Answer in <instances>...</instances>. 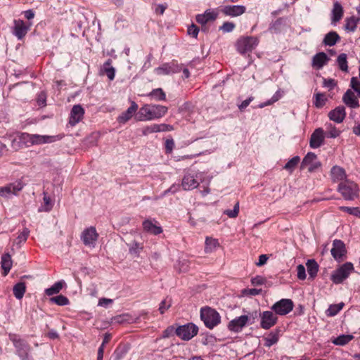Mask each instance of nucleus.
Masks as SVG:
<instances>
[{"instance_id": "21", "label": "nucleus", "mask_w": 360, "mask_h": 360, "mask_svg": "<svg viewBox=\"0 0 360 360\" xmlns=\"http://www.w3.org/2000/svg\"><path fill=\"white\" fill-rule=\"evenodd\" d=\"M217 17V13L214 10L207 9L204 13L198 14L195 17L196 21L201 25H205L210 22H213Z\"/></svg>"}, {"instance_id": "32", "label": "nucleus", "mask_w": 360, "mask_h": 360, "mask_svg": "<svg viewBox=\"0 0 360 360\" xmlns=\"http://www.w3.org/2000/svg\"><path fill=\"white\" fill-rule=\"evenodd\" d=\"M1 265L4 271V276H6L12 267V259L8 253H6L2 255Z\"/></svg>"}, {"instance_id": "48", "label": "nucleus", "mask_w": 360, "mask_h": 360, "mask_svg": "<svg viewBox=\"0 0 360 360\" xmlns=\"http://www.w3.org/2000/svg\"><path fill=\"white\" fill-rule=\"evenodd\" d=\"M282 96V94L281 93L280 90H278L271 97V99L268 100L266 102L260 103L258 107L260 108H264L266 106L270 105L273 104L274 103L278 101Z\"/></svg>"}, {"instance_id": "62", "label": "nucleus", "mask_w": 360, "mask_h": 360, "mask_svg": "<svg viewBox=\"0 0 360 360\" xmlns=\"http://www.w3.org/2000/svg\"><path fill=\"white\" fill-rule=\"evenodd\" d=\"M178 268L179 272H186L188 270V262L186 259L180 260L178 263Z\"/></svg>"}, {"instance_id": "34", "label": "nucleus", "mask_w": 360, "mask_h": 360, "mask_svg": "<svg viewBox=\"0 0 360 360\" xmlns=\"http://www.w3.org/2000/svg\"><path fill=\"white\" fill-rule=\"evenodd\" d=\"M111 64L112 60L108 59L104 63L102 67V70L110 81L113 80L115 76V69L111 65Z\"/></svg>"}, {"instance_id": "25", "label": "nucleus", "mask_w": 360, "mask_h": 360, "mask_svg": "<svg viewBox=\"0 0 360 360\" xmlns=\"http://www.w3.org/2000/svg\"><path fill=\"white\" fill-rule=\"evenodd\" d=\"M138 108V105L134 101H131V105L128 108V109L118 116L117 121L120 123H126L132 117L133 115H134Z\"/></svg>"}, {"instance_id": "28", "label": "nucleus", "mask_w": 360, "mask_h": 360, "mask_svg": "<svg viewBox=\"0 0 360 360\" xmlns=\"http://www.w3.org/2000/svg\"><path fill=\"white\" fill-rule=\"evenodd\" d=\"M344 11L342 5L335 1L333 4V7L331 11V21L333 23L339 22L343 16Z\"/></svg>"}, {"instance_id": "3", "label": "nucleus", "mask_w": 360, "mask_h": 360, "mask_svg": "<svg viewBox=\"0 0 360 360\" xmlns=\"http://www.w3.org/2000/svg\"><path fill=\"white\" fill-rule=\"evenodd\" d=\"M338 191L346 200H353L359 195L358 185L349 179L340 182L338 186Z\"/></svg>"}, {"instance_id": "29", "label": "nucleus", "mask_w": 360, "mask_h": 360, "mask_svg": "<svg viewBox=\"0 0 360 360\" xmlns=\"http://www.w3.org/2000/svg\"><path fill=\"white\" fill-rule=\"evenodd\" d=\"M279 329L271 331L266 337L264 338V346L271 347L272 345L276 344L279 340Z\"/></svg>"}, {"instance_id": "7", "label": "nucleus", "mask_w": 360, "mask_h": 360, "mask_svg": "<svg viewBox=\"0 0 360 360\" xmlns=\"http://www.w3.org/2000/svg\"><path fill=\"white\" fill-rule=\"evenodd\" d=\"M10 340L12 341L16 349L17 354L22 360H28L29 352L30 351V345L22 339L16 335H10Z\"/></svg>"}, {"instance_id": "15", "label": "nucleus", "mask_w": 360, "mask_h": 360, "mask_svg": "<svg viewBox=\"0 0 360 360\" xmlns=\"http://www.w3.org/2000/svg\"><path fill=\"white\" fill-rule=\"evenodd\" d=\"M181 68L178 64L172 63L163 64L162 65L155 68L154 72L158 75H167L179 72Z\"/></svg>"}, {"instance_id": "57", "label": "nucleus", "mask_w": 360, "mask_h": 360, "mask_svg": "<svg viewBox=\"0 0 360 360\" xmlns=\"http://www.w3.org/2000/svg\"><path fill=\"white\" fill-rule=\"evenodd\" d=\"M12 195L11 190L8 186V184H6L4 186L0 187V196L4 198H8Z\"/></svg>"}, {"instance_id": "9", "label": "nucleus", "mask_w": 360, "mask_h": 360, "mask_svg": "<svg viewBox=\"0 0 360 360\" xmlns=\"http://www.w3.org/2000/svg\"><path fill=\"white\" fill-rule=\"evenodd\" d=\"M198 328L193 323L181 326L176 330V335L184 340H189L197 335Z\"/></svg>"}, {"instance_id": "4", "label": "nucleus", "mask_w": 360, "mask_h": 360, "mask_svg": "<svg viewBox=\"0 0 360 360\" xmlns=\"http://www.w3.org/2000/svg\"><path fill=\"white\" fill-rule=\"evenodd\" d=\"M259 39L257 37L245 36L240 37L236 44V50L240 54L252 52L259 44Z\"/></svg>"}, {"instance_id": "31", "label": "nucleus", "mask_w": 360, "mask_h": 360, "mask_svg": "<svg viewBox=\"0 0 360 360\" xmlns=\"http://www.w3.org/2000/svg\"><path fill=\"white\" fill-rule=\"evenodd\" d=\"M340 40V37L339 34L335 31H331L326 34L323 40V43L326 46H334Z\"/></svg>"}, {"instance_id": "61", "label": "nucleus", "mask_w": 360, "mask_h": 360, "mask_svg": "<svg viewBox=\"0 0 360 360\" xmlns=\"http://www.w3.org/2000/svg\"><path fill=\"white\" fill-rule=\"evenodd\" d=\"M341 210L347 212L350 214L360 217V209L357 207H342Z\"/></svg>"}, {"instance_id": "11", "label": "nucleus", "mask_w": 360, "mask_h": 360, "mask_svg": "<svg viewBox=\"0 0 360 360\" xmlns=\"http://www.w3.org/2000/svg\"><path fill=\"white\" fill-rule=\"evenodd\" d=\"M306 167H308L309 172H313L321 167V163L317 160V156L315 153L309 152L305 155L302 162L301 167L304 169Z\"/></svg>"}, {"instance_id": "60", "label": "nucleus", "mask_w": 360, "mask_h": 360, "mask_svg": "<svg viewBox=\"0 0 360 360\" xmlns=\"http://www.w3.org/2000/svg\"><path fill=\"white\" fill-rule=\"evenodd\" d=\"M297 278L300 280L306 278V270L302 264H299L297 267Z\"/></svg>"}, {"instance_id": "55", "label": "nucleus", "mask_w": 360, "mask_h": 360, "mask_svg": "<svg viewBox=\"0 0 360 360\" xmlns=\"http://www.w3.org/2000/svg\"><path fill=\"white\" fill-rule=\"evenodd\" d=\"M156 132L170 131L174 129L173 127L167 124H155Z\"/></svg>"}, {"instance_id": "56", "label": "nucleus", "mask_w": 360, "mask_h": 360, "mask_svg": "<svg viewBox=\"0 0 360 360\" xmlns=\"http://www.w3.org/2000/svg\"><path fill=\"white\" fill-rule=\"evenodd\" d=\"M235 27L236 25L233 22H225L220 27V30H222L224 32H231L233 30Z\"/></svg>"}, {"instance_id": "2", "label": "nucleus", "mask_w": 360, "mask_h": 360, "mask_svg": "<svg viewBox=\"0 0 360 360\" xmlns=\"http://www.w3.org/2000/svg\"><path fill=\"white\" fill-rule=\"evenodd\" d=\"M211 178L203 172H188L184 175L181 186L184 191H191L196 188L200 182L209 184Z\"/></svg>"}, {"instance_id": "36", "label": "nucleus", "mask_w": 360, "mask_h": 360, "mask_svg": "<svg viewBox=\"0 0 360 360\" xmlns=\"http://www.w3.org/2000/svg\"><path fill=\"white\" fill-rule=\"evenodd\" d=\"M325 127L326 129V136L327 138L335 139L338 137L341 134V131L331 123H326Z\"/></svg>"}, {"instance_id": "54", "label": "nucleus", "mask_w": 360, "mask_h": 360, "mask_svg": "<svg viewBox=\"0 0 360 360\" xmlns=\"http://www.w3.org/2000/svg\"><path fill=\"white\" fill-rule=\"evenodd\" d=\"M239 212V202H236L233 210H227L224 211V214L230 218H235L238 216Z\"/></svg>"}, {"instance_id": "23", "label": "nucleus", "mask_w": 360, "mask_h": 360, "mask_svg": "<svg viewBox=\"0 0 360 360\" xmlns=\"http://www.w3.org/2000/svg\"><path fill=\"white\" fill-rule=\"evenodd\" d=\"M60 139L59 136L32 134V146L51 143Z\"/></svg>"}, {"instance_id": "35", "label": "nucleus", "mask_w": 360, "mask_h": 360, "mask_svg": "<svg viewBox=\"0 0 360 360\" xmlns=\"http://www.w3.org/2000/svg\"><path fill=\"white\" fill-rule=\"evenodd\" d=\"M13 295L18 300H21L26 291V285L24 282L16 283L13 288Z\"/></svg>"}, {"instance_id": "17", "label": "nucleus", "mask_w": 360, "mask_h": 360, "mask_svg": "<svg viewBox=\"0 0 360 360\" xmlns=\"http://www.w3.org/2000/svg\"><path fill=\"white\" fill-rule=\"evenodd\" d=\"M221 11L226 15L237 17L245 13L246 8L242 5H227L224 6Z\"/></svg>"}, {"instance_id": "8", "label": "nucleus", "mask_w": 360, "mask_h": 360, "mask_svg": "<svg viewBox=\"0 0 360 360\" xmlns=\"http://www.w3.org/2000/svg\"><path fill=\"white\" fill-rule=\"evenodd\" d=\"M293 302L290 299H281L271 307V310L278 315L284 316L293 309Z\"/></svg>"}, {"instance_id": "6", "label": "nucleus", "mask_w": 360, "mask_h": 360, "mask_svg": "<svg viewBox=\"0 0 360 360\" xmlns=\"http://www.w3.org/2000/svg\"><path fill=\"white\" fill-rule=\"evenodd\" d=\"M351 262H346L338 268L331 275V280L335 284L342 283L354 271Z\"/></svg>"}, {"instance_id": "41", "label": "nucleus", "mask_w": 360, "mask_h": 360, "mask_svg": "<svg viewBox=\"0 0 360 360\" xmlns=\"http://www.w3.org/2000/svg\"><path fill=\"white\" fill-rule=\"evenodd\" d=\"M353 339L354 336L352 335H341L335 338L332 342L335 345L343 346L349 343Z\"/></svg>"}, {"instance_id": "16", "label": "nucleus", "mask_w": 360, "mask_h": 360, "mask_svg": "<svg viewBox=\"0 0 360 360\" xmlns=\"http://www.w3.org/2000/svg\"><path fill=\"white\" fill-rule=\"evenodd\" d=\"M248 324L247 316L242 315L231 320L228 325L229 330L238 333Z\"/></svg>"}, {"instance_id": "52", "label": "nucleus", "mask_w": 360, "mask_h": 360, "mask_svg": "<svg viewBox=\"0 0 360 360\" xmlns=\"http://www.w3.org/2000/svg\"><path fill=\"white\" fill-rule=\"evenodd\" d=\"M350 86H351V89L354 91V92H356V94H357V96L359 98H360V82L359 81V79L356 78V77H352L351 79V81H350Z\"/></svg>"}, {"instance_id": "22", "label": "nucleus", "mask_w": 360, "mask_h": 360, "mask_svg": "<svg viewBox=\"0 0 360 360\" xmlns=\"http://www.w3.org/2000/svg\"><path fill=\"white\" fill-rule=\"evenodd\" d=\"M324 141V131L323 129L318 128L312 133L310 138L309 145L312 148L320 147Z\"/></svg>"}, {"instance_id": "20", "label": "nucleus", "mask_w": 360, "mask_h": 360, "mask_svg": "<svg viewBox=\"0 0 360 360\" xmlns=\"http://www.w3.org/2000/svg\"><path fill=\"white\" fill-rule=\"evenodd\" d=\"M143 230L148 233L153 235H158L162 232V229L158 225V223L155 219H146L143 221Z\"/></svg>"}, {"instance_id": "27", "label": "nucleus", "mask_w": 360, "mask_h": 360, "mask_svg": "<svg viewBox=\"0 0 360 360\" xmlns=\"http://www.w3.org/2000/svg\"><path fill=\"white\" fill-rule=\"evenodd\" d=\"M330 176L333 182H339V184L347 180L345 169L337 165L332 167L330 170Z\"/></svg>"}, {"instance_id": "63", "label": "nucleus", "mask_w": 360, "mask_h": 360, "mask_svg": "<svg viewBox=\"0 0 360 360\" xmlns=\"http://www.w3.org/2000/svg\"><path fill=\"white\" fill-rule=\"evenodd\" d=\"M171 306V303L169 301L167 300H164L161 302L159 307V311L160 314H164Z\"/></svg>"}, {"instance_id": "43", "label": "nucleus", "mask_w": 360, "mask_h": 360, "mask_svg": "<svg viewBox=\"0 0 360 360\" xmlns=\"http://www.w3.org/2000/svg\"><path fill=\"white\" fill-rule=\"evenodd\" d=\"M347 58V56L346 53L340 54L337 58V63L339 68L344 72H347L348 70Z\"/></svg>"}, {"instance_id": "53", "label": "nucleus", "mask_w": 360, "mask_h": 360, "mask_svg": "<svg viewBox=\"0 0 360 360\" xmlns=\"http://www.w3.org/2000/svg\"><path fill=\"white\" fill-rule=\"evenodd\" d=\"M30 234V231L27 228L23 229L22 231L18 235L17 237L15 242L17 244H20L24 243L27 239V237Z\"/></svg>"}, {"instance_id": "58", "label": "nucleus", "mask_w": 360, "mask_h": 360, "mask_svg": "<svg viewBox=\"0 0 360 360\" xmlns=\"http://www.w3.org/2000/svg\"><path fill=\"white\" fill-rule=\"evenodd\" d=\"M153 133H157L155 124L146 126L142 129V134L144 136H147Z\"/></svg>"}, {"instance_id": "49", "label": "nucleus", "mask_w": 360, "mask_h": 360, "mask_svg": "<svg viewBox=\"0 0 360 360\" xmlns=\"http://www.w3.org/2000/svg\"><path fill=\"white\" fill-rule=\"evenodd\" d=\"M314 98H315V101H314V105L317 108H322L325 105L326 101L327 100L325 94H321V93L316 94L314 95Z\"/></svg>"}, {"instance_id": "46", "label": "nucleus", "mask_w": 360, "mask_h": 360, "mask_svg": "<svg viewBox=\"0 0 360 360\" xmlns=\"http://www.w3.org/2000/svg\"><path fill=\"white\" fill-rule=\"evenodd\" d=\"M300 158L299 156H295L292 158H291L288 162L285 165L283 168L286 170H288L290 172H292L297 164L300 162Z\"/></svg>"}, {"instance_id": "26", "label": "nucleus", "mask_w": 360, "mask_h": 360, "mask_svg": "<svg viewBox=\"0 0 360 360\" xmlns=\"http://www.w3.org/2000/svg\"><path fill=\"white\" fill-rule=\"evenodd\" d=\"M329 58L324 52H319L312 58L311 65L315 69H321L328 61Z\"/></svg>"}, {"instance_id": "10", "label": "nucleus", "mask_w": 360, "mask_h": 360, "mask_svg": "<svg viewBox=\"0 0 360 360\" xmlns=\"http://www.w3.org/2000/svg\"><path fill=\"white\" fill-rule=\"evenodd\" d=\"M98 234L94 226H90L85 229L81 235V240L83 243L88 247L94 248L96 246V240H98Z\"/></svg>"}, {"instance_id": "30", "label": "nucleus", "mask_w": 360, "mask_h": 360, "mask_svg": "<svg viewBox=\"0 0 360 360\" xmlns=\"http://www.w3.org/2000/svg\"><path fill=\"white\" fill-rule=\"evenodd\" d=\"M219 246V243L217 239L207 236L205 241V252L206 253H211L216 250Z\"/></svg>"}, {"instance_id": "39", "label": "nucleus", "mask_w": 360, "mask_h": 360, "mask_svg": "<svg viewBox=\"0 0 360 360\" xmlns=\"http://www.w3.org/2000/svg\"><path fill=\"white\" fill-rule=\"evenodd\" d=\"M129 246V252L131 255L136 257H139L140 252L143 249V243H138L135 240L132 241L131 243L127 245Z\"/></svg>"}, {"instance_id": "51", "label": "nucleus", "mask_w": 360, "mask_h": 360, "mask_svg": "<svg viewBox=\"0 0 360 360\" xmlns=\"http://www.w3.org/2000/svg\"><path fill=\"white\" fill-rule=\"evenodd\" d=\"M127 352L126 347H118L113 354L114 360H122Z\"/></svg>"}, {"instance_id": "12", "label": "nucleus", "mask_w": 360, "mask_h": 360, "mask_svg": "<svg viewBox=\"0 0 360 360\" xmlns=\"http://www.w3.org/2000/svg\"><path fill=\"white\" fill-rule=\"evenodd\" d=\"M333 257L337 261H342L346 255L347 250L344 243L335 239L333 242V248L330 250Z\"/></svg>"}, {"instance_id": "42", "label": "nucleus", "mask_w": 360, "mask_h": 360, "mask_svg": "<svg viewBox=\"0 0 360 360\" xmlns=\"http://www.w3.org/2000/svg\"><path fill=\"white\" fill-rule=\"evenodd\" d=\"M344 303L340 302L336 304H330L328 309L326 311V314L327 316H335L337 315L343 308Z\"/></svg>"}, {"instance_id": "24", "label": "nucleus", "mask_w": 360, "mask_h": 360, "mask_svg": "<svg viewBox=\"0 0 360 360\" xmlns=\"http://www.w3.org/2000/svg\"><path fill=\"white\" fill-rule=\"evenodd\" d=\"M29 30V27L22 20H14L13 34L18 39H22Z\"/></svg>"}, {"instance_id": "13", "label": "nucleus", "mask_w": 360, "mask_h": 360, "mask_svg": "<svg viewBox=\"0 0 360 360\" xmlns=\"http://www.w3.org/2000/svg\"><path fill=\"white\" fill-rule=\"evenodd\" d=\"M261 318L260 326L264 330L273 327L277 322L278 318L271 311H265L259 314Z\"/></svg>"}, {"instance_id": "1", "label": "nucleus", "mask_w": 360, "mask_h": 360, "mask_svg": "<svg viewBox=\"0 0 360 360\" xmlns=\"http://www.w3.org/2000/svg\"><path fill=\"white\" fill-rule=\"evenodd\" d=\"M168 108L162 105L145 104L141 106L136 115L138 121H151L164 117Z\"/></svg>"}, {"instance_id": "64", "label": "nucleus", "mask_w": 360, "mask_h": 360, "mask_svg": "<svg viewBox=\"0 0 360 360\" xmlns=\"http://www.w3.org/2000/svg\"><path fill=\"white\" fill-rule=\"evenodd\" d=\"M199 32V29L195 25H191L188 28V34L193 37L196 38Z\"/></svg>"}, {"instance_id": "37", "label": "nucleus", "mask_w": 360, "mask_h": 360, "mask_svg": "<svg viewBox=\"0 0 360 360\" xmlns=\"http://www.w3.org/2000/svg\"><path fill=\"white\" fill-rule=\"evenodd\" d=\"M8 186L11 190L12 195H17L25 187V183L23 182L22 178L8 184Z\"/></svg>"}, {"instance_id": "47", "label": "nucleus", "mask_w": 360, "mask_h": 360, "mask_svg": "<svg viewBox=\"0 0 360 360\" xmlns=\"http://www.w3.org/2000/svg\"><path fill=\"white\" fill-rule=\"evenodd\" d=\"M44 205L41 206L39 208V212H49L53 207V205L51 203V200L49 196H48L46 193H44Z\"/></svg>"}, {"instance_id": "45", "label": "nucleus", "mask_w": 360, "mask_h": 360, "mask_svg": "<svg viewBox=\"0 0 360 360\" xmlns=\"http://www.w3.org/2000/svg\"><path fill=\"white\" fill-rule=\"evenodd\" d=\"M50 302L56 304L58 306H65L69 304V300L68 299V297L63 295L51 297Z\"/></svg>"}, {"instance_id": "40", "label": "nucleus", "mask_w": 360, "mask_h": 360, "mask_svg": "<svg viewBox=\"0 0 360 360\" xmlns=\"http://www.w3.org/2000/svg\"><path fill=\"white\" fill-rule=\"evenodd\" d=\"M306 265L309 276L314 278L316 276L319 271V265L317 262L314 259H309L307 261Z\"/></svg>"}, {"instance_id": "5", "label": "nucleus", "mask_w": 360, "mask_h": 360, "mask_svg": "<svg viewBox=\"0 0 360 360\" xmlns=\"http://www.w3.org/2000/svg\"><path fill=\"white\" fill-rule=\"evenodd\" d=\"M200 317L206 327L210 329L217 326L221 321L219 314L215 309L210 307L202 308L200 310Z\"/></svg>"}, {"instance_id": "18", "label": "nucleus", "mask_w": 360, "mask_h": 360, "mask_svg": "<svg viewBox=\"0 0 360 360\" xmlns=\"http://www.w3.org/2000/svg\"><path fill=\"white\" fill-rule=\"evenodd\" d=\"M328 116L330 120L338 124L342 123L346 117L345 108L343 105H339L330 110Z\"/></svg>"}, {"instance_id": "33", "label": "nucleus", "mask_w": 360, "mask_h": 360, "mask_svg": "<svg viewBox=\"0 0 360 360\" xmlns=\"http://www.w3.org/2000/svg\"><path fill=\"white\" fill-rule=\"evenodd\" d=\"M66 285V283L65 282V281L63 280H60L59 281H57L52 286H51L50 288H46L45 290V293L48 295V296H51V295H53L55 294H57L61 290L62 288Z\"/></svg>"}, {"instance_id": "14", "label": "nucleus", "mask_w": 360, "mask_h": 360, "mask_svg": "<svg viewBox=\"0 0 360 360\" xmlns=\"http://www.w3.org/2000/svg\"><path fill=\"white\" fill-rule=\"evenodd\" d=\"M84 109L81 105L78 104L73 105L69 116V124L72 127L77 124L80 121L82 120L84 115Z\"/></svg>"}, {"instance_id": "50", "label": "nucleus", "mask_w": 360, "mask_h": 360, "mask_svg": "<svg viewBox=\"0 0 360 360\" xmlns=\"http://www.w3.org/2000/svg\"><path fill=\"white\" fill-rule=\"evenodd\" d=\"M20 142L29 147L32 146V134L21 133L19 136Z\"/></svg>"}, {"instance_id": "44", "label": "nucleus", "mask_w": 360, "mask_h": 360, "mask_svg": "<svg viewBox=\"0 0 360 360\" xmlns=\"http://www.w3.org/2000/svg\"><path fill=\"white\" fill-rule=\"evenodd\" d=\"M156 101H165L166 95L161 88L153 89L148 95Z\"/></svg>"}, {"instance_id": "19", "label": "nucleus", "mask_w": 360, "mask_h": 360, "mask_svg": "<svg viewBox=\"0 0 360 360\" xmlns=\"http://www.w3.org/2000/svg\"><path fill=\"white\" fill-rule=\"evenodd\" d=\"M358 98L352 89H347L342 96V101L350 108H357L359 107Z\"/></svg>"}, {"instance_id": "59", "label": "nucleus", "mask_w": 360, "mask_h": 360, "mask_svg": "<svg viewBox=\"0 0 360 360\" xmlns=\"http://www.w3.org/2000/svg\"><path fill=\"white\" fill-rule=\"evenodd\" d=\"M165 146L166 153H168V154L171 153L174 147V141L173 139H167L165 141Z\"/></svg>"}, {"instance_id": "38", "label": "nucleus", "mask_w": 360, "mask_h": 360, "mask_svg": "<svg viewBox=\"0 0 360 360\" xmlns=\"http://www.w3.org/2000/svg\"><path fill=\"white\" fill-rule=\"evenodd\" d=\"M359 20L360 18L356 16H352L350 18H347L345 20V30L350 32H354L356 29Z\"/></svg>"}]
</instances>
